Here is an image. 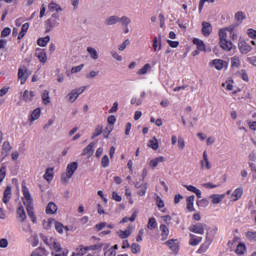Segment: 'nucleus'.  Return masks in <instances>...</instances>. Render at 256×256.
I'll return each mask as SVG.
<instances>
[{"label":"nucleus","instance_id":"obj_48","mask_svg":"<svg viewBox=\"0 0 256 256\" xmlns=\"http://www.w3.org/2000/svg\"><path fill=\"white\" fill-rule=\"evenodd\" d=\"M5 177H7V168L5 166H1L0 168V183H3L5 180Z\"/></svg>","mask_w":256,"mask_h":256},{"label":"nucleus","instance_id":"obj_7","mask_svg":"<svg viewBox=\"0 0 256 256\" xmlns=\"http://www.w3.org/2000/svg\"><path fill=\"white\" fill-rule=\"evenodd\" d=\"M48 223L49 225H52V223H54V227H55V230L57 231V233H59L60 235H63V231L65 230L66 232L69 231V227L68 226H65L63 225V223L53 219V218H50L48 220Z\"/></svg>","mask_w":256,"mask_h":256},{"label":"nucleus","instance_id":"obj_17","mask_svg":"<svg viewBox=\"0 0 256 256\" xmlns=\"http://www.w3.org/2000/svg\"><path fill=\"white\" fill-rule=\"evenodd\" d=\"M152 47L154 51H161V49H163L161 35H159L158 37H154Z\"/></svg>","mask_w":256,"mask_h":256},{"label":"nucleus","instance_id":"obj_28","mask_svg":"<svg viewBox=\"0 0 256 256\" xmlns=\"http://www.w3.org/2000/svg\"><path fill=\"white\" fill-rule=\"evenodd\" d=\"M39 117H41V108H36L30 115V123H33V121H37Z\"/></svg>","mask_w":256,"mask_h":256},{"label":"nucleus","instance_id":"obj_25","mask_svg":"<svg viewBox=\"0 0 256 256\" xmlns=\"http://www.w3.org/2000/svg\"><path fill=\"white\" fill-rule=\"evenodd\" d=\"M243 197V188H237L231 195L232 201H239Z\"/></svg>","mask_w":256,"mask_h":256},{"label":"nucleus","instance_id":"obj_29","mask_svg":"<svg viewBox=\"0 0 256 256\" xmlns=\"http://www.w3.org/2000/svg\"><path fill=\"white\" fill-rule=\"evenodd\" d=\"M148 147L153 149V151H157V149H159V141L157 140V137H153L148 141Z\"/></svg>","mask_w":256,"mask_h":256},{"label":"nucleus","instance_id":"obj_1","mask_svg":"<svg viewBox=\"0 0 256 256\" xmlns=\"http://www.w3.org/2000/svg\"><path fill=\"white\" fill-rule=\"evenodd\" d=\"M22 193L24 196V205L26 207L27 215L31 219L32 223H37V216L35 215L33 207V197H31V192L25 183L22 184Z\"/></svg>","mask_w":256,"mask_h":256},{"label":"nucleus","instance_id":"obj_2","mask_svg":"<svg viewBox=\"0 0 256 256\" xmlns=\"http://www.w3.org/2000/svg\"><path fill=\"white\" fill-rule=\"evenodd\" d=\"M215 235H217V229H214L210 232L206 233L205 241L200 245L197 253H205L209 247H211V243H213V239H215Z\"/></svg>","mask_w":256,"mask_h":256},{"label":"nucleus","instance_id":"obj_27","mask_svg":"<svg viewBox=\"0 0 256 256\" xmlns=\"http://www.w3.org/2000/svg\"><path fill=\"white\" fill-rule=\"evenodd\" d=\"M29 31V23H24L21 27V31L18 34V41H21L25 35H27V32Z\"/></svg>","mask_w":256,"mask_h":256},{"label":"nucleus","instance_id":"obj_34","mask_svg":"<svg viewBox=\"0 0 256 256\" xmlns=\"http://www.w3.org/2000/svg\"><path fill=\"white\" fill-rule=\"evenodd\" d=\"M42 103L43 105H49L51 103V97H49V90H44L42 93Z\"/></svg>","mask_w":256,"mask_h":256},{"label":"nucleus","instance_id":"obj_57","mask_svg":"<svg viewBox=\"0 0 256 256\" xmlns=\"http://www.w3.org/2000/svg\"><path fill=\"white\" fill-rule=\"evenodd\" d=\"M83 67H85V64H80L78 66H74L71 69V73H79L80 71L83 70Z\"/></svg>","mask_w":256,"mask_h":256},{"label":"nucleus","instance_id":"obj_52","mask_svg":"<svg viewBox=\"0 0 256 256\" xmlns=\"http://www.w3.org/2000/svg\"><path fill=\"white\" fill-rule=\"evenodd\" d=\"M156 205H157L158 209L162 210L163 207H165V202L163 201V199H161V197L157 196L156 197Z\"/></svg>","mask_w":256,"mask_h":256},{"label":"nucleus","instance_id":"obj_38","mask_svg":"<svg viewBox=\"0 0 256 256\" xmlns=\"http://www.w3.org/2000/svg\"><path fill=\"white\" fill-rule=\"evenodd\" d=\"M224 198H225V195H219V194H214L211 196L212 203L214 205L221 203V201H223Z\"/></svg>","mask_w":256,"mask_h":256},{"label":"nucleus","instance_id":"obj_18","mask_svg":"<svg viewBox=\"0 0 256 256\" xmlns=\"http://www.w3.org/2000/svg\"><path fill=\"white\" fill-rule=\"evenodd\" d=\"M160 232L163 241H167L169 239V225L161 224Z\"/></svg>","mask_w":256,"mask_h":256},{"label":"nucleus","instance_id":"obj_58","mask_svg":"<svg viewBox=\"0 0 256 256\" xmlns=\"http://www.w3.org/2000/svg\"><path fill=\"white\" fill-rule=\"evenodd\" d=\"M107 227V222H101L95 225V231H103Z\"/></svg>","mask_w":256,"mask_h":256},{"label":"nucleus","instance_id":"obj_33","mask_svg":"<svg viewBox=\"0 0 256 256\" xmlns=\"http://www.w3.org/2000/svg\"><path fill=\"white\" fill-rule=\"evenodd\" d=\"M93 147V143H90L86 148H84L82 156L88 155V157H91V155H93V153L95 152V150H93Z\"/></svg>","mask_w":256,"mask_h":256},{"label":"nucleus","instance_id":"obj_37","mask_svg":"<svg viewBox=\"0 0 256 256\" xmlns=\"http://www.w3.org/2000/svg\"><path fill=\"white\" fill-rule=\"evenodd\" d=\"M245 251H247V247L243 243H239L236 247L235 253L236 255H244Z\"/></svg>","mask_w":256,"mask_h":256},{"label":"nucleus","instance_id":"obj_60","mask_svg":"<svg viewBox=\"0 0 256 256\" xmlns=\"http://www.w3.org/2000/svg\"><path fill=\"white\" fill-rule=\"evenodd\" d=\"M247 35L250 39H256V30L253 28L248 29Z\"/></svg>","mask_w":256,"mask_h":256},{"label":"nucleus","instance_id":"obj_23","mask_svg":"<svg viewBox=\"0 0 256 256\" xmlns=\"http://www.w3.org/2000/svg\"><path fill=\"white\" fill-rule=\"evenodd\" d=\"M11 195V186H7L3 193V203H5V205L11 201Z\"/></svg>","mask_w":256,"mask_h":256},{"label":"nucleus","instance_id":"obj_51","mask_svg":"<svg viewBox=\"0 0 256 256\" xmlns=\"http://www.w3.org/2000/svg\"><path fill=\"white\" fill-rule=\"evenodd\" d=\"M197 207H207L209 205V200H207L206 198L198 200L196 202Z\"/></svg>","mask_w":256,"mask_h":256},{"label":"nucleus","instance_id":"obj_41","mask_svg":"<svg viewBox=\"0 0 256 256\" xmlns=\"http://www.w3.org/2000/svg\"><path fill=\"white\" fill-rule=\"evenodd\" d=\"M135 219H137V211L133 212L131 217H124L120 223H129V221H131V223H133L135 221Z\"/></svg>","mask_w":256,"mask_h":256},{"label":"nucleus","instance_id":"obj_59","mask_svg":"<svg viewBox=\"0 0 256 256\" xmlns=\"http://www.w3.org/2000/svg\"><path fill=\"white\" fill-rule=\"evenodd\" d=\"M235 19H236V21H243L244 19H245V13H243V12H237L236 14H235Z\"/></svg>","mask_w":256,"mask_h":256},{"label":"nucleus","instance_id":"obj_49","mask_svg":"<svg viewBox=\"0 0 256 256\" xmlns=\"http://www.w3.org/2000/svg\"><path fill=\"white\" fill-rule=\"evenodd\" d=\"M246 238L248 241H254L256 243V232L248 231L246 232Z\"/></svg>","mask_w":256,"mask_h":256},{"label":"nucleus","instance_id":"obj_64","mask_svg":"<svg viewBox=\"0 0 256 256\" xmlns=\"http://www.w3.org/2000/svg\"><path fill=\"white\" fill-rule=\"evenodd\" d=\"M43 253H44L43 249L38 248L32 252L31 256H43Z\"/></svg>","mask_w":256,"mask_h":256},{"label":"nucleus","instance_id":"obj_56","mask_svg":"<svg viewBox=\"0 0 256 256\" xmlns=\"http://www.w3.org/2000/svg\"><path fill=\"white\" fill-rule=\"evenodd\" d=\"M112 199L117 201V203H121V201H123V198L116 191L112 192Z\"/></svg>","mask_w":256,"mask_h":256},{"label":"nucleus","instance_id":"obj_16","mask_svg":"<svg viewBox=\"0 0 256 256\" xmlns=\"http://www.w3.org/2000/svg\"><path fill=\"white\" fill-rule=\"evenodd\" d=\"M201 169H211V163L209 162V156H207V151L203 152V160L200 162Z\"/></svg>","mask_w":256,"mask_h":256},{"label":"nucleus","instance_id":"obj_30","mask_svg":"<svg viewBox=\"0 0 256 256\" xmlns=\"http://www.w3.org/2000/svg\"><path fill=\"white\" fill-rule=\"evenodd\" d=\"M48 10L51 13H54V11H56V13H59V11H63V8H61V6H59V4L55 3V2H51L48 5Z\"/></svg>","mask_w":256,"mask_h":256},{"label":"nucleus","instance_id":"obj_12","mask_svg":"<svg viewBox=\"0 0 256 256\" xmlns=\"http://www.w3.org/2000/svg\"><path fill=\"white\" fill-rule=\"evenodd\" d=\"M210 67H215L217 71H222V69L225 67V61L222 59H214L209 63Z\"/></svg>","mask_w":256,"mask_h":256},{"label":"nucleus","instance_id":"obj_46","mask_svg":"<svg viewBox=\"0 0 256 256\" xmlns=\"http://www.w3.org/2000/svg\"><path fill=\"white\" fill-rule=\"evenodd\" d=\"M87 251H89L88 247L79 246V248L76 249V254L79 256H83L87 254Z\"/></svg>","mask_w":256,"mask_h":256},{"label":"nucleus","instance_id":"obj_54","mask_svg":"<svg viewBox=\"0 0 256 256\" xmlns=\"http://www.w3.org/2000/svg\"><path fill=\"white\" fill-rule=\"evenodd\" d=\"M101 133H103V127L97 126L95 128V132L93 133L92 139H95V137H99V135H101Z\"/></svg>","mask_w":256,"mask_h":256},{"label":"nucleus","instance_id":"obj_14","mask_svg":"<svg viewBox=\"0 0 256 256\" xmlns=\"http://www.w3.org/2000/svg\"><path fill=\"white\" fill-rule=\"evenodd\" d=\"M212 31L213 27H211V23L202 22V34L204 35V37H209Z\"/></svg>","mask_w":256,"mask_h":256},{"label":"nucleus","instance_id":"obj_53","mask_svg":"<svg viewBox=\"0 0 256 256\" xmlns=\"http://www.w3.org/2000/svg\"><path fill=\"white\" fill-rule=\"evenodd\" d=\"M99 249H103V244H94L88 246V251H99Z\"/></svg>","mask_w":256,"mask_h":256},{"label":"nucleus","instance_id":"obj_3","mask_svg":"<svg viewBox=\"0 0 256 256\" xmlns=\"http://www.w3.org/2000/svg\"><path fill=\"white\" fill-rule=\"evenodd\" d=\"M219 45L223 51H231L233 49V42L227 40V29H221L219 31Z\"/></svg>","mask_w":256,"mask_h":256},{"label":"nucleus","instance_id":"obj_9","mask_svg":"<svg viewBox=\"0 0 256 256\" xmlns=\"http://www.w3.org/2000/svg\"><path fill=\"white\" fill-rule=\"evenodd\" d=\"M238 49L242 55H247V53H251L253 47H251L249 43L245 42V40H240L238 43Z\"/></svg>","mask_w":256,"mask_h":256},{"label":"nucleus","instance_id":"obj_43","mask_svg":"<svg viewBox=\"0 0 256 256\" xmlns=\"http://www.w3.org/2000/svg\"><path fill=\"white\" fill-rule=\"evenodd\" d=\"M147 183L142 184V186H140V189L137 192V195H139V197H145V195L147 194Z\"/></svg>","mask_w":256,"mask_h":256},{"label":"nucleus","instance_id":"obj_31","mask_svg":"<svg viewBox=\"0 0 256 256\" xmlns=\"http://www.w3.org/2000/svg\"><path fill=\"white\" fill-rule=\"evenodd\" d=\"M167 247H169V249L171 251H174V253H177V251H179V245H177V243L175 242V240H168L166 242Z\"/></svg>","mask_w":256,"mask_h":256},{"label":"nucleus","instance_id":"obj_22","mask_svg":"<svg viewBox=\"0 0 256 256\" xmlns=\"http://www.w3.org/2000/svg\"><path fill=\"white\" fill-rule=\"evenodd\" d=\"M164 161H165L164 156L156 157V158L150 160L149 167H151V169H155V167H157V165H159V163H164Z\"/></svg>","mask_w":256,"mask_h":256},{"label":"nucleus","instance_id":"obj_40","mask_svg":"<svg viewBox=\"0 0 256 256\" xmlns=\"http://www.w3.org/2000/svg\"><path fill=\"white\" fill-rule=\"evenodd\" d=\"M120 18L117 16H110L108 19H106L105 23L106 25H115V23H119Z\"/></svg>","mask_w":256,"mask_h":256},{"label":"nucleus","instance_id":"obj_62","mask_svg":"<svg viewBox=\"0 0 256 256\" xmlns=\"http://www.w3.org/2000/svg\"><path fill=\"white\" fill-rule=\"evenodd\" d=\"M178 149H180V151H183V149H185V140L183 138H178Z\"/></svg>","mask_w":256,"mask_h":256},{"label":"nucleus","instance_id":"obj_21","mask_svg":"<svg viewBox=\"0 0 256 256\" xmlns=\"http://www.w3.org/2000/svg\"><path fill=\"white\" fill-rule=\"evenodd\" d=\"M186 203H187V210L189 211V213H193V211H195V207H194L195 195L189 196L186 199Z\"/></svg>","mask_w":256,"mask_h":256},{"label":"nucleus","instance_id":"obj_6","mask_svg":"<svg viewBox=\"0 0 256 256\" xmlns=\"http://www.w3.org/2000/svg\"><path fill=\"white\" fill-rule=\"evenodd\" d=\"M205 229H207V224L201 222L192 224L188 227V231H190V233H195L196 235H205Z\"/></svg>","mask_w":256,"mask_h":256},{"label":"nucleus","instance_id":"obj_55","mask_svg":"<svg viewBox=\"0 0 256 256\" xmlns=\"http://www.w3.org/2000/svg\"><path fill=\"white\" fill-rule=\"evenodd\" d=\"M120 22L122 25H125V27H129V23H131V19H129V17L127 16H123L122 18H120Z\"/></svg>","mask_w":256,"mask_h":256},{"label":"nucleus","instance_id":"obj_61","mask_svg":"<svg viewBox=\"0 0 256 256\" xmlns=\"http://www.w3.org/2000/svg\"><path fill=\"white\" fill-rule=\"evenodd\" d=\"M9 35H11V28H4L1 32V37H9Z\"/></svg>","mask_w":256,"mask_h":256},{"label":"nucleus","instance_id":"obj_13","mask_svg":"<svg viewBox=\"0 0 256 256\" xmlns=\"http://www.w3.org/2000/svg\"><path fill=\"white\" fill-rule=\"evenodd\" d=\"M17 218L20 219L21 223L27 221V214L25 213V208L23 205H20L16 210Z\"/></svg>","mask_w":256,"mask_h":256},{"label":"nucleus","instance_id":"obj_4","mask_svg":"<svg viewBox=\"0 0 256 256\" xmlns=\"http://www.w3.org/2000/svg\"><path fill=\"white\" fill-rule=\"evenodd\" d=\"M77 167H79V164L77 162H71L67 165L66 173L61 175V181L62 183H69V179L75 175V171H77Z\"/></svg>","mask_w":256,"mask_h":256},{"label":"nucleus","instance_id":"obj_44","mask_svg":"<svg viewBox=\"0 0 256 256\" xmlns=\"http://www.w3.org/2000/svg\"><path fill=\"white\" fill-rule=\"evenodd\" d=\"M130 247H131V253H133V255H137L138 253H141V245L137 243H132Z\"/></svg>","mask_w":256,"mask_h":256},{"label":"nucleus","instance_id":"obj_45","mask_svg":"<svg viewBox=\"0 0 256 256\" xmlns=\"http://www.w3.org/2000/svg\"><path fill=\"white\" fill-rule=\"evenodd\" d=\"M231 67L234 69V67H241V60L239 57L234 56L231 58Z\"/></svg>","mask_w":256,"mask_h":256},{"label":"nucleus","instance_id":"obj_39","mask_svg":"<svg viewBox=\"0 0 256 256\" xmlns=\"http://www.w3.org/2000/svg\"><path fill=\"white\" fill-rule=\"evenodd\" d=\"M9 151H11V144L9 143V141H5L2 145V155L7 156V153H9Z\"/></svg>","mask_w":256,"mask_h":256},{"label":"nucleus","instance_id":"obj_36","mask_svg":"<svg viewBox=\"0 0 256 256\" xmlns=\"http://www.w3.org/2000/svg\"><path fill=\"white\" fill-rule=\"evenodd\" d=\"M147 229H149L150 231H153V229H157V219H155V217L149 218Z\"/></svg>","mask_w":256,"mask_h":256},{"label":"nucleus","instance_id":"obj_32","mask_svg":"<svg viewBox=\"0 0 256 256\" xmlns=\"http://www.w3.org/2000/svg\"><path fill=\"white\" fill-rule=\"evenodd\" d=\"M53 171H54V168H47L46 171H45V174H44V179L48 182H51L53 181Z\"/></svg>","mask_w":256,"mask_h":256},{"label":"nucleus","instance_id":"obj_35","mask_svg":"<svg viewBox=\"0 0 256 256\" xmlns=\"http://www.w3.org/2000/svg\"><path fill=\"white\" fill-rule=\"evenodd\" d=\"M49 41H51V37L50 36L39 38L37 40V45H39V47H47V43H49Z\"/></svg>","mask_w":256,"mask_h":256},{"label":"nucleus","instance_id":"obj_47","mask_svg":"<svg viewBox=\"0 0 256 256\" xmlns=\"http://www.w3.org/2000/svg\"><path fill=\"white\" fill-rule=\"evenodd\" d=\"M151 69V64H145L140 70H138V75H146V73Z\"/></svg>","mask_w":256,"mask_h":256},{"label":"nucleus","instance_id":"obj_24","mask_svg":"<svg viewBox=\"0 0 256 256\" xmlns=\"http://www.w3.org/2000/svg\"><path fill=\"white\" fill-rule=\"evenodd\" d=\"M131 233V227H128L126 230H119L117 235L120 239H128V237H131Z\"/></svg>","mask_w":256,"mask_h":256},{"label":"nucleus","instance_id":"obj_10","mask_svg":"<svg viewBox=\"0 0 256 256\" xmlns=\"http://www.w3.org/2000/svg\"><path fill=\"white\" fill-rule=\"evenodd\" d=\"M28 78L29 76H27V68L25 66L23 68H19L18 79L20 80L21 85H25Z\"/></svg>","mask_w":256,"mask_h":256},{"label":"nucleus","instance_id":"obj_5","mask_svg":"<svg viewBox=\"0 0 256 256\" xmlns=\"http://www.w3.org/2000/svg\"><path fill=\"white\" fill-rule=\"evenodd\" d=\"M59 25V13L52 14L51 18L45 21V32L49 33Z\"/></svg>","mask_w":256,"mask_h":256},{"label":"nucleus","instance_id":"obj_42","mask_svg":"<svg viewBox=\"0 0 256 256\" xmlns=\"http://www.w3.org/2000/svg\"><path fill=\"white\" fill-rule=\"evenodd\" d=\"M87 52L89 53V55L92 59H94V60L99 59V54H97V50H95V48L88 47Z\"/></svg>","mask_w":256,"mask_h":256},{"label":"nucleus","instance_id":"obj_20","mask_svg":"<svg viewBox=\"0 0 256 256\" xmlns=\"http://www.w3.org/2000/svg\"><path fill=\"white\" fill-rule=\"evenodd\" d=\"M57 209V204L49 202L46 206V215H55V213H57Z\"/></svg>","mask_w":256,"mask_h":256},{"label":"nucleus","instance_id":"obj_19","mask_svg":"<svg viewBox=\"0 0 256 256\" xmlns=\"http://www.w3.org/2000/svg\"><path fill=\"white\" fill-rule=\"evenodd\" d=\"M34 97H35L34 91L25 90L23 93L22 99L23 101H25V103H31Z\"/></svg>","mask_w":256,"mask_h":256},{"label":"nucleus","instance_id":"obj_15","mask_svg":"<svg viewBox=\"0 0 256 256\" xmlns=\"http://www.w3.org/2000/svg\"><path fill=\"white\" fill-rule=\"evenodd\" d=\"M189 237H190L189 245H191V247H197V245H199L201 241H203V237L201 236L190 234Z\"/></svg>","mask_w":256,"mask_h":256},{"label":"nucleus","instance_id":"obj_11","mask_svg":"<svg viewBox=\"0 0 256 256\" xmlns=\"http://www.w3.org/2000/svg\"><path fill=\"white\" fill-rule=\"evenodd\" d=\"M35 57L39 59L40 63H47V53L45 52V49L37 48Z\"/></svg>","mask_w":256,"mask_h":256},{"label":"nucleus","instance_id":"obj_50","mask_svg":"<svg viewBox=\"0 0 256 256\" xmlns=\"http://www.w3.org/2000/svg\"><path fill=\"white\" fill-rule=\"evenodd\" d=\"M101 167H103L104 169L109 167V156L107 155H104L102 157V160H101Z\"/></svg>","mask_w":256,"mask_h":256},{"label":"nucleus","instance_id":"obj_26","mask_svg":"<svg viewBox=\"0 0 256 256\" xmlns=\"http://www.w3.org/2000/svg\"><path fill=\"white\" fill-rule=\"evenodd\" d=\"M193 44L196 45L198 51H206L205 43L199 38L193 39Z\"/></svg>","mask_w":256,"mask_h":256},{"label":"nucleus","instance_id":"obj_8","mask_svg":"<svg viewBox=\"0 0 256 256\" xmlns=\"http://www.w3.org/2000/svg\"><path fill=\"white\" fill-rule=\"evenodd\" d=\"M85 89H87L86 86L72 90L68 94V101H70V103H75V101H77V98L81 95V93L85 91Z\"/></svg>","mask_w":256,"mask_h":256},{"label":"nucleus","instance_id":"obj_63","mask_svg":"<svg viewBox=\"0 0 256 256\" xmlns=\"http://www.w3.org/2000/svg\"><path fill=\"white\" fill-rule=\"evenodd\" d=\"M131 42L129 41V39H126L119 47L118 49L120 51H125V49H127V45H129Z\"/></svg>","mask_w":256,"mask_h":256}]
</instances>
